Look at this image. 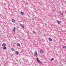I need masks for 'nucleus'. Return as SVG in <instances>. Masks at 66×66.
I'll return each mask as SVG.
<instances>
[{
    "label": "nucleus",
    "mask_w": 66,
    "mask_h": 66,
    "mask_svg": "<svg viewBox=\"0 0 66 66\" xmlns=\"http://www.w3.org/2000/svg\"><path fill=\"white\" fill-rule=\"evenodd\" d=\"M37 55H38V54L37 53V52H36V51H35L34 53V56H35L37 57Z\"/></svg>",
    "instance_id": "1"
},
{
    "label": "nucleus",
    "mask_w": 66,
    "mask_h": 66,
    "mask_svg": "<svg viewBox=\"0 0 66 66\" xmlns=\"http://www.w3.org/2000/svg\"><path fill=\"white\" fill-rule=\"evenodd\" d=\"M57 22L58 24H61V22L60 21L58 20H57Z\"/></svg>",
    "instance_id": "2"
},
{
    "label": "nucleus",
    "mask_w": 66,
    "mask_h": 66,
    "mask_svg": "<svg viewBox=\"0 0 66 66\" xmlns=\"http://www.w3.org/2000/svg\"><path fill=\"white\" fill-rule=\"evenodd\" d=\"M37 61H38V63H40V64H41V63H42V62H41L40 61L38 60V58H37Z\"/></svg>",
    "instance_id": "3"
},
{
    "label": "nucleus",
    "mask_w": 66,
    "mask_h": 66,
    "mask_svg": "<svg viewBox=\"0 0 66 66\" xmlns=\"http://www.w3.org/2000/svg\"><path fill=\"white\" fill-rule=\"evenodd\" d=\"M15 53L16 55H18L19 54V52L18 51H16Z\"/></svg>",
    "instance_id": "4"
},
{
    "label": "nucleus",
    "mask_w": 66,
    "mask_h": 66,
    "mask_svg": "<svg viewBox=\"0 0 66 66\" xmlns=\"http://www.w3.org/2000/svg\"><path fill=\"white\" fill-rule=\"evenodd\" d=\"M6 44L5 43H3L2 44V46L3 47H6Z\"/></svg>",
    "instance_id": "5"
},
{
    "label": "nucleus",
    "mask_w": 66,
    "mask_h": 66,
    "mask_svg": "<svg viewBox=\"0 0 66 66\" xmlns=\"http://www.w3.org/2000/svg\"><path fill=\"white\" fill-rule=\"evenodd\" d=\"M48 40L50 42H52V39L51 38H48Z\"/></svg>",
    "instance_id": "6"
},
{
    "label": "nucleus",
    "mask_w": 66,
    "mask_h": 66,
    "mask_svg": "<svg viewBox=\"0 0 66 66\" xmlns=\"http://www.w3.org/2000/svg\"><path fill=\"white\" fill-rule=\"evenodd\" d=\"M20 26L21 27V28H24V26L23 25L21 24L20 25Z\"/></svg>",
    "instance_id": "7"
},
{
    "label": "nucleus",
    "mask_w": 66,
    "mask_h": 66,
    "mask_svg": "<svg viewBox=\"0 0 66 66\" xmlns=\"http://www.w3.org/2000/svg\"><path fill=\"white\" fill-rule=\"evenodd\" d=\"M40 51L41 53H43V50H40Z\"/></svg>",
    "instance_id": "8"
},
{
    "label": "nucleus",
    "mask_w": 66,
    "mask_h": 66,
    "mask_svg": "<svg viewBox=\"0 0 66 66\" xmlns=\"http://www.w3.org/2000/svg\"><path fill=\"white\" fill-rule=\"evenodd\" d=\"M16 45L17 46H18V47H20V44L19 43H17L16 44Z\"/></svg>",
    "instance_id": "9"
},
{
    "label": "nucleus",
    "mask_w": 66,
    "mask_h": 66,
    "mask_svg": "<svg viewBox=\"0 0 66 66\" xmlns=\"http://www.w3.org/2000/svg\"><path fill=\"white\" fill-rule=\"evenodd\" d=\"M13 31L14 32H15V31H16V28H15V27H14Z\"/></svg>",
    "instance_id": "10"
},
{
    "label": "nucleus",
    "mask_w": 66,
    "mask_h": 66,
    "mask_svg": "<svg viewBox=\"0 0 66 66\" xmlns=\"http://www.w3.org/2000/svg\"><path fill=\"white\" fill-rule=\"evenodd\" d=\"M25 5H28V4H29L27 2L25 3Z\"/></svg>",
    "instance_id": "11"
},
{
    "label": "nucleus",
    "mask_w": 66,
    "mask_h": 66,
    "mask_svg": "<svg viewBox=\"0 0 66 66\" xmlns=\"http://www.w3.org/2000/svg\"><path fill=\"white\" fill-rule=\"evenodd\" d=\"M11 50L12 51H15V50L13 47H12L11 48Z\"/></svg>",
    "instance_id": "12"
},
{
    "label": "nucleus",
    "mask_w": 66,
    "mask_h": 66,
    "mask_svg": "<svg viewBox=\"0 0 66 66\" xmlns=\"http://www.w3.org/2000/svg\"><path fill=\"white\" fill-rule=\"evenodd\" d=\"M21 15H24V12H21Z\"/></svg>",
    "instance_id": "13"
},
{
    "label": "nucleus",
    "mask_w": 66,
    "mask_h": 66,
    "mask_svg": "<svg viewBox=\"0 0 66 66\" xmlns=\"http://www.w3.org/2000/svg\"><path fill=\"white\" fill-rule=\"evenodd\" d=\"M12 21L13 22H15V21L13 19H12Z\"/></svg>",
    "instance_id": "14"
},
{
    "label": "nucleus",
    "mask_w": 66,
    "mask_h": 66,
    "mask_svg": "<svg viewBox=\"0 0 66 66\" xmlns=\"http://www.w3.org/2000/svg\"><path fill=\"white\" fill-rule=\"evenodd\" d=\"M60 14L61 16H63V13L61 12L60 13Z\"/></svg>",
    "instance_id": "15"
},
{
    "label": "nucleus",
    "mask_w": 66,
    "mask_h": 66,
    "mask_svg": "<svg viewBox=\"0 0 66 66\" xmlns=\"http://www.w3.org/2000/svg\"><path fill=\"white\" fill-rule=\"evenodd\" d=\"M3 49H4V50H5V49H6V47H5L3 48Z\"/></svg>",
    "instance_id": "16"
},
{
    "label": "nucleus",
    "mask_w": 66,
    "mask_h": 66,
    "mask_svg": "<svg viewBox=\"0 0 66 66\" xmlns=\"http://www.w3.org/2000/svg\"><path fill=\"white\" fill-rule=\"evenodd\" d=\"M63 48H64L65 49H66V46H64L63 47Z\"/></svg>",
    "instance_id": "17"
},
{
    "label": "nucleus",
    "mask_w": 66,
    "mask_h": 66,
    "mask_svg": "<svg viewBox=\"0 0 66 66\" xmlns=\"http://www.w3.org/2000/svg\"><path fill=\"white\" fill-rule=\"evenodd\" d=\"M54 60V58H52L51 60V61H52V60Z\"/></svg>",
    "instance_id": "18"
},
{
    "label": "nucleus",
    "mask_w": 66,
    "mask_h": 66,
    "mask_svg": "<svg viewBox=\"0 0 66 66\" xmlns=\"http://www.w3.org/2000/svg\"><path fill=\"white\" fill-rule=\"evenodd\" d=\"M33 33L34 34H36V33H35V32H34V31H33Z\"/></svg>",
    "instance_id": "19"
},
{
    "label": "nucleus",
    "mask_w": 66,
    "mask_h": 66,
    "mask_svg": "<svg viewBox=\"0 0 66 66\" xmlns=\"http://www.w3.org/2000/svg\"><path fill=\"white\" fill-rule=\"evenodd\" d=\"M1 34H0V36H1Z\"/></svg>",
    "instance_id": "20"
},
{
    "label": "nucleus",
    "mask_w": 66,
    "mask_h": 66,
    "mask_svg": "<svg viewBox=\"0 0 66 66\" xmlns=\"http://www.w3.org/2000/svg\"><path fill=\"white\" fill-rule=\"evenodd\" d=\"M65 13H66V11H65Z\"/></svg>",
    "instance_id": "21"
}]
</instances>
